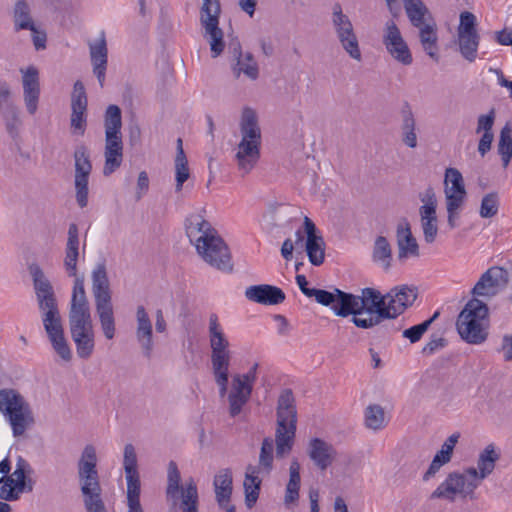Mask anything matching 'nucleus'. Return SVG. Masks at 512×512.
Here are the masks:
<instances>
[{
    "label": "nucleus",
    "instance_id": "obj_1",
    "mask_svg": "<svg viewBox=\"0 0 512 512\" xmlns=\"http://www.w3.org/2000/svg\"><path fill=\"white\" fill-rule=\"evenodd\" d=\"M28 271L32 278L44 330L55 352L64 361L68 362L72 358V352L64 335L62 318L54 288L38 264L31 263L28 266Z\"/></svg>",
    "mask_w": 512,
    "mask_h": 512
},
{
    "label": "nucleus",
    "instance_id": "obj_2",
    "mask_svg": "<svg viewBox=\"0 0 512 512\" xmlns=\"http://www.w3.org/2000/svg\"><path fill=\"white\" fill-rule=\"evenodd\" d=\"M185 231L204 262L222 272L233 271L229 247L209 221L192 214L185 221Z\"/></svg>",
    "mask_w": 512,
    "mask_h": 512
},
{
    "label": "nucleus",
    "instance_id": "obj_3",
    "mask_svg": "<svg viewBox=\"0 0 512 512\" xmlns=\"http://www.w3.org/2000/svg\"><path fill=\"white\" fill-rule=\"evenodd\" d=\"M276 458L286 457L293 448L297 428V409L291 389L281 391L276 408Z\"/></svg>",
    "mask_w": 512,
    "mask_h": 512
},
{
    "label": "nucleus",
    "instance_id": "obj_4",
    "mask_svg": "<svg viewBox=\"0 0 512 512\" xmlns=\"http://www.w3.org/2000/svg\"><path fill=\"white\" fill-rule=\"evenodd\" d=\"M0 411L11 426L14 437H21L35 424L30 404L15 389L0 390Z\"/></svg>",
    "mask_w": 512,
    "mask_h": 512
},
{
    "label": "nucleus",
    "instance_id": "obj_5",
    "mask_svg": "<svg viewBox=\"0 0 512 512\" xmlns=\"http://www.w3.org/2000/svg\"><path fill=\"white\" fill-rule=\"evenodd\" d=\"M487 305L478 298L469 300L459 313L456 328L460 337L469 344H481L488 337L485 321L488 318Z\"/></svg>",
    "mask_w": 512,
    "mask_h": 512
},
{
    "label": "nucleus",
    "instance_id": "obj_6",
    "mask_svg": "<svg viewBox=\"0 0 512 512\" xmlns=\"http://www.w3.org/2000/svg\"><path fill=\"white\" fill-rule=\"evenodd\" d=\"M359 316L366 314L368 317H352V323L362 329H369L379 325L383 320H390L387 308V293L382 295L374 288H363L358 295Z\"/></svg>",
    "mask_w": 512,
    "mask_h": 512
},
{
    "label": "nucleus",
    "instance_id": "obj_7",
    "mask_svg": "<svg viewBox=\"0 0 512 512\" xmlns=\"http://www.w3.org/2000/svg\"><path fill=\"white\" fill-rule=\"evenodd\" d=\"M221 14L220 0H203L200 7V24L208 38L212 57H218L224 50L223 31L219 27Z\"/></svg>",
    "mask_w": 512,
    "mask_h": 512
},
{
    "label": "nucleus",
    "instance_id": "obj_8",
    "mask_svg": "<svg viewBox=\"0 0 512 512\" xmlns=\"http://www.w3.org/2000/svg\"><path fill=\"white\" fill-rule=\"evenodd\" d=\"M478 487V482L475 480L467 481L462 473L451 472L430 495V499H445L450 502L455 500L457 494L463 497L469 496L473 498L474 490Z\"/></svg>",
    "mask_w": 512,
    "mask_h": 512
},
{
    "label": "nucleus",
    "instance_id": "obj_9",
    "mask_svg": "<svg viewBox=\"0 0 512 512\" xmlns=\"http://www.w3.org/2000/svg\"><path fill=\"white\" fill-rule=\"evenodd\" d=\"M0 115L9 136L17 139L22 126L20 111L13 102L10 85L3 80H0Z\"/></svg>",
    "mask_w": 512,
    "mask_h": 512
},
{
    "label": "nucleus",
    "instance_id": "obj_10",
    "mask_svg": "<svg viewBox=\"0 0 512 512\" xmlns=\"http://www.w3.org/2000/svg\"><path fill=\"white\" fill-rule=\"evenodd\" d=\"M88 99L84 84L77 80L71 94L70 131L72 135L83 136L87 127Z\"/></svg>",
    "mask_w": 512,
    "mask_h": 512
},
{
    "label": "nucleus",
    "instance_id": "obj_11",
    "mask_svg": "<svg viewBox=\"0 0 512 512\" xmlns=\"http://www.w3.org/2000/svg\"><path fill=\"white\" fill-rule=\"evenodd\" d=\"M69 330L76 345L77 355L88 359L94 351V329L91 319L70 320Z\"/></svg>",
    "mask_w": 512,
    "mask_h": 512
},
{
    "label": "nucleus",
    "instance_id": "obj_12",
    "mask_svg": "<svg viewBox=\"0 0 512 512\" xmlns=\"http://www.w3.org/2000/svg\"><path fill=\"white\" fill-rule=\"evenodd\" d=\"M382 41L394 60L403 65H410L413 62L410 49L394 21L386 23Z\"/></svg>",
    "mask_w": 512,
    "mask_h": 512
},
{
    "label": "nucleus",
    "instance_id": "obj_13",
    "mask_svg": "<svg viewBox=\"0 0 512 512\" xmlns=\"http://www.w3.org/2000/svg\"><path fill=\"white\" fill-rule=\"evenodd\" d=\"M507 282L508 274L506 270L500 267H491L481 275L471 293L473 298L483 297L490 299L494 297Z\"/></svg>",
    "mask_w": 512,
    "mask_h": 512
},
{
    "label": "nucleus",
    "instance_id": "obj_14",
    "mask_svg": "<svg viewBox=\"0 0 512 512\" xmlns=\"http://www.w3.org/2000/svg\"><path fill=\"white\" fill-rule=\"evenodd\" d=\"M228 51L232 57L231 69L235 78L238 79L243 74L252 81L258 79L259 67L252 53H243L239 41H232Z\"/></svg>",
    "mask_w": 512,
    "mask_h": 512
},
{
    "label": "nucleus",
    "instance_id": "obj_15",
    "mask_svg": "<svg viewBox=\"0 0 512 512\" xmlns=\"http://www.w3.org/2000/svg\"><path fill=\"white\" fill-rule=\"evenodd\" d=\"M105 146L104 150H123L122 140V116L121 109L117 105H109L105 111Z\"/></svg>",
    "mask_w": 512,
    "mask_h": 512
},
{
    "label": "nucleus",
    "instance_id": "obj_16",
    "mask_svg": "<svg viewBox=\"0 0 512 512\" xmlns=\"http://www.w3.org/2000/svg\"><path fill=\"white\" fill-rule=\"evenodd\" d=\"M418 296V290L414 286L401 285L392 288L387 293V308L390 319H395L403 314L407 308L413 305Z\"/></svg>",
    "mask_w": 512,
    "mask_h": 512
},
{
    "label": "nucleus",
    "instance_id": "obj_17",
    "mask_svg": "<svg viewBox=\"0 0 512 512\" xmlns=\"http://www.w3.org/2000/svg\"><path fill=\"white\" fill-rule=\"evenodd\" d=\"M83 503L87 512H107L102 500V488L99 476H78Z\"/></svg>",
    "mask_w": 512,
    "mask_h": 512
},
{
    "label": "nucleus",
    "instance_id": "obj_18",
    "mask_svg": "<svg viewBox=\"0 0 512 512\" xmlns=\"http://www.w3.org/2000/svg\"><path fill=\"white\" fill-rule=\"evenodd\" d=\"M22 73L23 98L30 115H34L38 109L40 97L39 72L36 67L29 66L26 69H20Z\"/></svg>",
    "mask_w": 512,
    "mask_h": 512
},
{
    "label": "nucleus",
    "instance_id": "obj_19",
    "mask_svg": "<svg viewBox=\"0 0 512 512\" xmlns=\"http://www.w3.org/2000/svg\"><path fill=\"white\" fill-rule=\"evenodd\" d=\"M89 52L93 74L96 76L100 87L103 88L108 62V49L104 31H101L97 40L89 43Z\"/></svg>",
    "mask_w": 512,
    "mask_h": 512
},
{
    "label": "nucleus",
    "instance_id": "obj_20",
    "mask_svg": "<svg viewBox=\"0 0 512 512\" xmlns=\"http://www.w3.org/2000/svg\"><path fill=\"white\" fill-rule=\"evenodd\" d=\"M307 453L314 465L321 471H325L337 456L334 446L321 438H312L309 441Z\"/></svg>",
    "mask_w": 512,
    "mask_h": 512
},
{
    "label": "nucleus",
    "instance_id": "obj_21",
    "mask_svg": "<svg viewBox=\"0 0 512 512\" xmlns=\"http://www.w3.org/2000/svg\"><path fill=\"white\" fill-rule=\"evenodd\" d=\"M252 385L246 383L239 374L232 378L231 391L228 394L229 415L231 417L238 416L242 408L248 403L252 394Z\"/></svg>",
    "mask_w": 512,
    "mask_h": 512
},
{
    "label": "nucleus",
    "instance_id": "obj_22",
    "mask_svg": "<svg viewBox=\"0 0 512 512\" xmlns=\"http://www.w3.org/2000/svg\"><path fill=\"white\" fill-rule=\"evenodd\" d=\"M245 297L249 301L262 305H278L286 298L281 288L269 284L249 286L245 290Z\"/></svg>",
    "mask_w": 512,
    "mask_h": 512
},
{
    "label": "nucleus",
    "instance_id": "obj_23",
    "mask_svg": "<svg viewBox=\"0 0 512 512\" xmlns=\"http://www.w3.org/2000/svg\"><path fill=\"white\" fill-rule=\"evenodd\" d=\"M91 318L89 302L84 289V276L74 278L68 321Z\"/></svg>",
    "mask_w": 512,
    "mask_h": 512
},
{
    "label": "nucleus",
    "instance_id": "obj_24",
    "mask_svg": "<svg viewBox=\"0 0 512 512\" xmlns=\"http://www.w3.org/2000/svg\"><path fill=\"white\" fill-rule=\"evenodd\" d=\"M396 238L399 261H403L409 256L419 257V245L411 232L410 223L406 218L401 219L398 223Z\"/></svg>",
    "mask_w": 512,
    "mask_h": 512
},
{
    "label": "nucleus",
    "instance_id": "obj_25",
    "mask_svg": "<svg viewBox=\"0 0 512 512\" xmlns=\"http://www.w3.org/2000/svg\"><path fill=\"white\" fill-rule=\"evenodd\" d=\"M68 237L65 246V257L63 265L69 277L77 278L84 275L78 274L77 263L79 258V231L75 223H71L68 228Z\"/></svg>",
    "mask_w": 512,
    "mask_h": 512
},
{
    "label": "nucleus",
    "instance_id": "obj_26",
    "mask_svg": "<svg viewBox=\"0 0 512 512\" xmlns=\"http://www.w3.org/2000/svg\"><path fill=\"white\" fill-rule=\"evenodd\" d=\"M95 304L111 302L110 281L105 260L98 262L91 273Z\"/></svg>",
    "mask_w": 512,
    "mask_h": 512
},
{
    "label": "nucleus",
    "instance_id": "obj_27",
    "mask_svg": "<svg viewBox=\"0 0 512 512\" xmlns=\"http://www.w3.org/2000/svg\"><path fill=\"white\" fill-rule=\"evenodd\" d=\"M260 146V144L248 141H240L238 143L235 158L242 176L250 173L256 166L260 159Z\"/></svg>",
    "mask_w": 512,
    "mask_h": 512
},
{
    "label": "nucleus",
    "instance_id": "obj_28",
    "mask_svg": "<svg viewBox=\"0 0 512 512\" xmlns=\"http://www.w3.org/2000/svg\"><path fill=\"white\" fill-rule=\"evenodd\" d=\"M136 337L146 358H150L153 351L152 323L143 306H138Z\"/></svg>",
    "mask_w": 512,
    "mask_h": 512
},
{
    "label": "nucleus",
    "instance_id": "obj_29",
    "mask_svg": "<svg viewBox=\"0 0 512 512\" xmlns=\"http://www.w3.org/2000/svg\"><path fill=\"white\" fill-rule=\"evenodd\" d=\"M213 487L219 507H226L231 500L233 490L232 472L229 468L220 469L214 476Z\"/></svg>",
    "mask_w": 512,
    "mask_h": 512
},
{
    "label": "nucleus",
    "instance_id": "obj_30",
    "mask_svg": "<svg viewBox=\"0 0 512 512\" xmlns=\"http://www.w3.org/2000/svg\"><path fill=\"white\" fill-rule=\"evenodd\" d=\"M241 141H248L261 145V129L258 124V117L250 107H246L242 111L240 121Z\"/></svg>",
    "mask_w": 512,
    "mask_h": 512
},
{
    "label": "nucleus",
    "instance_id": "obj_31",
    "mask_svg": "<svg viewBox=\"0 0 512 512\" xmlns=\"http://www.w3.org/2000/svg\"><path fill=\"white\" fill-rule=\"evenodd\" d=\"M406 15L415 28L435 22L430 10L422 0H403Z\"/></svg>",
    "mask_w": 512,
    "mask_h": 512
},
{
    "label": "nucleus",
    "instance_id": "obj_32",
    "mask_svg": "<svg viewBox=\"0 0 512 512\" xmlns=\"http://www.w3.org/2000/svg\"><path fill=\"white\" fill-rule=\"evenodd\" d=\"M401 140L409 148L417 147L416 119L411 106L405 102L400 111Z\"/></svg>",
    "mask_w": 512,
    "mask_h": 512
},
{
    "label": "nucleus",
    "instance_id": "obj_33",
    "mask_svg": "<svg viewBox=\"0 0 512 512\" xmlns=\"http://www.w3.org/2000/svg\"><path fill=\"white\" fill-rule=\"evenodd\" d=\"M335 291L336 302L332 306V311L335 315L340 317H347L349 315L360 317L358 295L344 292L338 288H335Z\"/></svg>",
    "mask_w": 512,
    "mask_h": 512
},
{
    "label": "nucleus",
    "instance_id": "obj_34",
    "mask_svg": "<svg viewBox=\"0 0 512 512\" xmlns=\"http://www.w3.org/2000/svg\"><path fill=\"white\" fill-rule=\"evenodd\" d=\"M419 30V41L424 52L433 60L438 62V34L437 24L433 22L426 24L423 27L417 28Z\"/></svg>",
    "mask_w": 512,
    "mask_h": 512
},
{
    "label": "nucleus",
    "instance_id": "obj_35",
    "mask_svg": "<svg viewBox=\"0 0 512 512\" xmlns=\"http://www.w3.org/2000/svg\"><path fill=\"white\" fill-rule=\"evenodd\" d=\"M261 471L256 466L249 465L246 468L244 479L245 502L247 507L251 508L257 501L260 493L261 479L258 474Z\"/></svg>",
    "mask_w": 512,
    "mask_h": 512
},
{
    "label": "nucleus",
    "instance_id": "obj_36",
    "mask_svg": "<svg viewBox=\"0 0 512 512\" xmlns=\"http://www.w3.org/2000/svg\"><path fill=\"white\" fill-rule=\"evenodd\" d=\"M97 462L98 458L95 447L92 444H87L83 448L77 462V476H99Z\"/></svg>",
    "mask_w": 512,
    "mask_h": 512
},
{
    "label": "nucleus",
    "instance_id": "obj_37",
    "mask_svg": "<svg viewBox=\"0 0 512 512\" xmlns=\"http://www.w3.org/2000/svg\"><path fill=\"white\" fill-rule=\"evenodd\" d=\"M208 337L211 351L229 350V341L215 313L209 316Z\"/></svg>",
    "mask_w": 512,
    "mask_h": 512
},
{
    "label": "nucleus",
    "instance_id": "obj_38",
    "mask_svg": "<svg viewBox=\"0 0 512 512\" xmlns=\"http://www.w3.org/2000/svg\"><path fill=\"white\" fill-rule=\"evenodd\" d=\"M500 451L494 444L487 445L479 454L477 466L479 469V480L488 477L495 469L496 462L500 459Z\"/></svg>",
    "mask_w": 512,
    "mask_h": 512
},
{
    "label": "nucleus",
    "instance_id": "obj_39",
    "mask_svg": "<svg viewBox=\"0 0 512 512\" xmlns=\"http://www.w3.org/2000/svg\"><path fill=\"white\" fill-rule=\"evenodd\" d=\"M14 30H34V21L31 16V8L26 0H17L12 12Z\"/></svg>",
    "mask_w": 512,
    "mask_h": 512
},
{
    "label": "nucleus",
    "instance_id": "obj_40",
    "mask_svg": "<svg viewBox=\"0 0 512 512\" xmlns=\"http://www.w3.org/2000/svg\"><path fill=\"white\" fill-rule=\"evenodd\" d=\"M127 482V512H145L140 502L141 482L139 474L125 476Z\"/></svg>",
    "mask_w": 512,
    "mask_h": 512
},
{
    "label": "nucleus",
    "instance_id": "obj_41",
    "mask_svg": "<svg viewBox=\"0 0 512 512\" xmlns=\"http://www.w3.org/2000/svg\"><path fill=\"white\" fill-rule=\"evenodd\" d=\"M180 494L181 500L179 508L182 512H199L198 489L192 478L186 482L185 488H181Z\"/></svg>",
    "mask_w": 512,
    "mask_h": 512
},
{
    "label": "nucleus",
    "instance_id": "obj_42",
    "mask_svg": "<svg viewBox=\"0 0 512 512\" xmlns=\"http://www.w3.org/2000/svg\"><path fill=\"white\" fill-rule=\"evenodd\" d=\"M300 464L297 459H293L289 467V481L286 485L284 502L286 505L294 503L299 498L300 490Z\"/></svg>",
    "mask_w": 512,
    "mask_h": 512
},
{
    "label": "nucleus",
    "instance_id": "obj_43",
    "mask_svg": "<svg viewBox=\"0 0 512 512\" xmlns=\"http://www.w3.org/2000/svg\"><path fill=\"white\" fill-rule=\"evenodd\" d=\"M343 50L354 60L361 61L362 54L354 27L336 33Z\"/></svg>",
    "mask_w": 512,
    "mask_h": 512
},
{
    "label": "nucleus",
    "instance_id": "obj_44",
    "mask_svg": "<svg viewBox=\"0 0 512 512\" xmlns=\"http://www.w3.org/2000/svg\"><path fill=\"white\" fill-rule=\"evenodd\" d=\"M372 260L375 263L381 264L385 270L390 269L392 261V247L386 237H376L373 244Z\"/></svg>",
    "mask_w": 512,
    "mask_h": 512
},
{
    "label": "nucleus",
    "instance_id": "obj_45",
    "mask_svg": "<svg viewBox=\"0 0 512 512\" xmlns=\"http://www.w3.org/2000/svg\"><path fill=\"white\" fill-rule=\"evenodd\" d=\"M458 45L461 55L469 62L477 57L480 36L478 33H457Z\"/></svg>",
    "mask_w": 512,
    "mask_h": 512
},
{
    "label": "nucleus",
    "instance_id": "obj_46",
    "mask_svg": "<svg viewBox=\"0 0 512 512\" xmlns=\"http://www.w3.org/2000/svg\"><path fill=\"white\" fill-rule=\"evenodd\" d=\"M95 307L105 337L107 339H112L115 335V320L112 302L95 304Z\"/></svg>",
    "mask_w": 512,
    "mask_h": 512
},
{
    "label": "nucleus",
    "instance_id": "obj_47",
    "mask_svg": "<svg viewBox=\"0 0 512 512\" xmlns=\"http://www.w3.org/2000/svg\"><path fill=\"white\" fill-rule=\"evenodd\" d=\"M31 473L32 469L29 463L23 458L19 457L16 464V469L10 475L13 477L15 482L18 483L16 487L18 491L31 492L33 490V481L28 477V475Z\"/></svg>",
    "mask_w": 512,
    "mask_h": 512
},
{
    "label": "nucleus",
    "instance_id": "obj_48",
    "mask_svg": "<svg viewBox=\"0 0 512 512\" xmlns=\"http://www.w3.org/2000/svg\"><path fill=\"white\" fill-rule=\"evenodd\" d=\"M325 241L322 236L306 239L305 251L309 262L314 266H320L325 260Z\"/></svg>",
    "mask_w": 512,
    "mask_h": 512
},
{
    "label": "nucleus",
    "instance_id": "obj_49",
    "mask_svg": "<svg viewBox=\"0 0 512 512\" xmlns=\"http://www.w3.org/2000/svg\"><path fill=\"white\" fill-rule=\"evenodd\" d=\"M274 441L270 437H266L262 441L260 454H259V465L256 466L259 471L269 475L273 470V460H274Z\"/></svg>",
    "mask_w": 512,
    "mask_h": 512
},
{
    "label": "nucleus",
    "instance_id": "obj_50",
    "mask_svg": "<svg viewBox=\"0 0 512 512\" xmlns=\"http://www.w3.org/2000/svg\"><path fill=\"white\" fill-rule=\"evenodd\" d=\"M498 153L501 156L504 168H506L512 158V128L509 123L500 131Z\"/></svg>",
    "mask_w": 512,
    "mask_h": 512
},
{
    "label": "nucleus",
    "instance_id": "obj_51",
    "mask_svg": "<svg viewBox=\"0 0 512 512\" xmlns=\"http://www.w3.org/2000/svg\"><path fill=\"white\" fill-rule=\"evenodd\" d=\"M230 351H211V365L214 377L229 376Z\"/></svg>",
    "mask_w": 512,
    "mask_h": 512
},
{
    "label": "nucleus",
    "instance_id": "obj_52",
    "mask_svg": "<svg viewBox=\"0 0 512 512\" xmlns=\"http://www.w3.org/2000/svg\"><path fill=\"white\" fill-rule=\"evenodd\" d=\"M365 425L372 430H379L385 426V413L380 405L373 404L366 408Z\"/></svg>",
    "mask_w": 512,
    "mask_h": 512
},
{
    "label": "nucleus",
    "instance_id": "obj_53",
    "mask_svg": "<svg viewBox=\"0 0 512 512\" xmlns=\"http://www.w3.org/2000/svg\"><path fill=\"white\" fill-rule=\"evenodd\" d=\"M73 157L75 173H91L92 163L89 150L85 144L76 146Z\"/></svg>",
    "mask_w": 512,
    "mask_h": 512
},
{
    "label": "nucleus",
    "instance_id": "obj_54",
    "mask_svg": "<svg viewBox=\"0 0 512 512\" xmlns=\"http://www.w3.org/2000/svg\"><path fill=\"white\" fill-rule=\"evenodd\" d=\"M445 191L454 194H466L462 174L456 168H447L445 171Z\"/></svg>",
    "mask_w": 512,
    "mask_h": 512
},
{
    "label": "nucleus",
    "instance_id": "obj_55",
    "mask_svg": "<svg viewBox=\"0 0 512 512\" xmlns=\"http://www.w3.org/2000/svg\"><path fill=\"white\" fill-rule=\"evenodd\" d=\"M452 455L453 454L451 452H449L448 450L441 448L435 454L427 471L424 473L423 480L428 481L430 478L434 477L443 465H445L451 461Z\"/></svg>",
    "mask_w": 512,
    "mask_h": 512
},
{
    "label": "nucleus",
    "instance_id": "obj_56",
    "mask_svg": "<svg viewBox=\"0 0 512 512\" xmlns=\"http://www.w3.org/2000/svg\"><path fill=\"white\" fill-rule=\"evenodd\" d=\"M91 173H75V190L77 204L84 208L88 204V181Z\"/></svg>",
    "mask_w": 512,
    "mask_h": 512
},
{
    "label": "nucleus",
    "instance_id": "obj_57",
    "mask_svg": "<svg viewBox=\"0 0 512 512\" xmlns=\"http://www.w3.org/2000/svg\"><path fill=\"white\" fill-rule=\"evenodd\" d=\"M103 175L109 176L114 173L123 162V150H104Z\"/></svg>",
    "mask_w": 512,
    "mask_h": 512
},
{
    "label": "nucleus",
    "instance_id": "obj_58",
    "mask_svg": "<svg viewBox=\"0 0 512 512\" xmlns=\"http://www.w3.org/2000/svg\"><path fill=\"white\" fill-rule=\"evenodd\" d=\"M499 200L495 192L486 194L481 201L480 216L482 218H491L498 212Z\"/></svg>",
    "mask_w": 512,
    "mask_h": 512
},
{
    "label": "nucleus",
    "instance_id": "obj_59",
    "mask_svg": "<svg viewBox=\"0 0 512 512\" xmlns=\"http://www.w3.org/2000/svg\"><path fill=\"white\" fill-rule=\"evenodd\" d=\"M332 25L335 34L353 27L349 17L343 13L342 7L339 3H335L332 7Z\"/></svg>",
    "mask_w": 512,
    "mask_h": 512
},
{
    "label": "nucleus",
    "instance_id": "obj_60",
    "mask_svg": "<svg viewBox=\"0 0 512 512\" xmlns=\"http://www.w3.org/2000/svg\"><path fill=\"white\" fill-rule=\"evenodd\" d=\"M123 468L125 471V476L139 474L137 470L136 450L131 443L124 446Z\"/></svg>",
    "mask_w": 512,
    "mask_h": 512
},
{
    "label": "nucleus",
    "instance_id": "obj_61",
    "mask_svg": "<svg viewBox=\"0 0 512 512\" xmlns=\"http://www.w3.org/2000/svg\"><path fill=\"white\" fill-rule=\"evenodd\" d=\"M181 476L175 462L171 461L168 466L167 494L174 497L185 486L180 485Z\"/></svg>",
    "mask_w": 512,
    "mask_h": 512
},
{
    "label": "nucleus",
    "instance_id": "obj_62",
    "mask_svg": "<svg viewBox=\"0 0 512 512\" xmlns=\"http://www.w3.org/2000/svg\"><path fill=\"white\" fill-rule=\"evenodd\" d=\"M190 176L188 161L186 157H175V179H176V191L179 192L185 181Z\"/></svg>",
    "mask_w": 512,
    "mask_h": 512
},
{
    "label": "nucleus",
    "instance_id": "obj_63",
    "mask_svg": "<svg viewBox=\"0 0 512 512\" xmlns=\"http://www.w3.org/2000/svg\"><path fill=\"white\" fill-rule=\"evenodd\" d=\"M17 485L18 483L15 482L12 476L5 477L4 484L0 487V498L5 501L18 500L25 491H18L16 489Z\"/></svg>",
    "mask_w": 512,
    "mask_h": 512
},
{
    "label": "nucleus",
    "instance_id": "obj_64",
    "mask_svg": "<svg viewBox=\"0 0 512 512\" xmlns=\"http://www.w3.org/2000/svg\"><path fill=\"white\" fill-rule=\"evenodd\" d=\"M476 24L475 15L469 11H464L460 14V23L457 33H478Z\"/></svg>",
    "mask_w": 512,
    "mask_h": 512
}]
</instances>
